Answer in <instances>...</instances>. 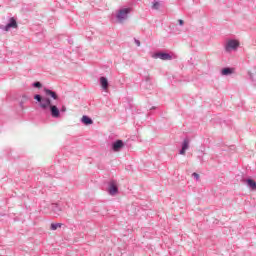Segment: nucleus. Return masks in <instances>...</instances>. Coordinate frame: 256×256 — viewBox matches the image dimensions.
Instances as JSON below:
<instances>
[{"label":"nucleus","instance_id":"f257e3e1","mask_svg":"<svg viewBox=\"0 0 256 256\" xmlns=\"http://www.w3.org/2000/svg\"><path fill=\"white\" fill-rule=\"evenodd\" d=\"M35 101L39 103V107L43 109V111H47L49 109L51 117L53 119H59L61 117V111L57 107V105H54L51 101V98L41 96V94H35L34 95Z\"/></svg>","mask_w":256,"mask_h":256},{"label":"nucleus","instance_id":"f03ea898","mask_svg":"<svg viewBox=\"0 0 256 256\" xmlns=\"http://www.w3.org/2000/svg\"><path fill=\"white\" fill-rule=\"evenodd\" d=\"M239 45L240 43L238 40L230 39L225 45V52L231 53V51H237V49H239Z\"/></svg>","mask_w":256,"mask_h":256},{"label":"nucleus","instance_id":"7ed1b4c3","mask_svg":"<svg viewBox=\"0 0 256 256\" xmlns=\"http://www.w3.org/2000/svg\"><path fill=\"white\" fill-rule=\"evenodd\" d=\"M129 13H131V8H123L120 9L116 15V19L118 23H123L129 17Z\"/></svg>","mask_w":256,"mask_h":256},{"label":"nucleus","instance_id":"20e7f679","mask_svg":"<svg viewBox=\"0 0 256 256\" xmlns=\"http://www.w3.org/2000/svg\"><path fill=\"white\" fill-rule=\"evenodd\" d=\"M109 195H117L119 193V186H117V182L115 180H111L108 183V189H107Z\"/></svg>","mask_w":256,"mask_h":256},{"label":"nucleus","instance_id":"39448f33","mask_svg":"<svg viewBox=\"0 0 256 256\" xmlns=\"http://www.w3.org/2000/svg\"><path fill=\"white\" fill-rule=\"evenodd\" d=\"M123 147H125V142H123V140H116L111 144V149L114 153H119Z\"/></svg>","mask_w":256,"mask_h":256},{"label":"nucleus","instance_id":"423d86ee","mask_svg":"<svg viewBox=\"0 0 256 256\" xmlns=\"http://www.w3.org/2000/svg\"><path fill=\"white\" fill-rule=\"evenodd\" d=\"M154 59H161L162 61H171L173 56L167 52H157L153 55Z\"/></svg>","mask_w":256,"mask_h":256},{"label":"nucleus","instance_id":"0eeeda50","mask_svg":"<svg viewBox=\"0 0 256 256\" xmlns=\"http://www.w3.org/2000/svg\"><path fill=\"white\" fill-rule=\"evenodd\" d=\"M44 93L46 97H50L54 101H59V95H57V92L49 89V88H44Z\"/></svg>","mask_w":256,"mask_h":256},{"label":"nucleus","instance_id":"6e6552de","mask_svg":"<svg viewBox=\"0 0 256 256\" xmlns=\"http://www.w3.org/2000/svg\"><path fill=\"white\" fill-rule=\"evenodd\" d=\"M18 25H17V20L12 17L9 19V22L7 23V25L3 28L4 31H9V29H17Z\"/></svg>","mask_w":256,"mask_h":256},{"label":"nucleus","instance_id":"1a4fd4ad","mask_svg":"<svg viewBox=\"0 0 256 256\" xmlns=\"http://www.w3.org/2000/svg\"><path fill=\"white\" fill-rule=\"evenodd\" d=\"M100 85L104 91L109 89V80L105 76L100 77Z\"/></svg>","mask_w":256,"mask_h":256},{"label":"nucleus","instance_id":"9d476101","mask_svg":"<svg viewBox=\"0 0 256 256\" xmlns=\"http://www.w3.org/2000/svg\"><path fill=\"white\" fill-rule=\"evenodd\" d=\"M242 181H244V180L242 179ZM245 182H246V185H247L250 189H252V191H255V190H256V182H255V180H253V179H251V178H248V179L245 180Z\"/></svg>","mask_w":256,"mask_h":256},{"label":"nucleus","instance_id":"9b49d317","mask_svg":"<svg viewBox=\"0 0 256 256\" xmlns=\"http://www.w3.org/2000/svg\"><path fill=\"white\" fill-rule=\"evenodd\" d=\"M81 123H83V125H93V119L87 115H84L81 118Z\"/></svg>","mask_w":256,"mask_h":256},{"label":"nucleus","instance_id":"f8f14e48","mask_svg":"<svg viewBox=\"0 0 256 256\" xmlns=\"http://www.w3.org/2000/svg\"><path fill=\"white\" fill-rule=\"evenodd\" d=\"M52 211H53L54 215L59 216V215H61V212L63 210L60 208L59 204L54 203V204H52Z\"/></svg>","mask_w":256,"mask_h":256},{"label":"nucleus","instance_id":"ddd939ff","mask_svg":"<svg viewBox=\"0 0 256 256\" xmlns=\"http://www.w3.org/2000/svg\"><path fill=\"white\" fill-rule=\"evenodd\" d=\"M233 68L225 67L221 70V75L227 76V75H233Z\"/></svg>","mask_w":256,"mask_h":256},{"label":"nucleus","instance_id":"4468645a","mask_svg":"<svg viewBox=\"0 0 256 256\" xmlns=\"http://www.w3.org/2000/svg\"><path fill=\"white\" fill-rule=\"evenodd\" d=\"M59 227H63V224H61V223H52L50 229L52 231H57V229H59Z\"/></svg>","mask_w":256,"mask_h":256},{"label":"nucleus","instance_id":"2eb2a0df","mask_svg":"<svg viewBox=\"0 0 256 256\" xmlns=\"http://www.w3.org/2000/svg\"><path fill=\"white\" fill-rule=\"evenodd\" d=\"M182 149L186 150L189 149V139L185 138L182 143Z\"/></svg>","mask_w":256,"mask_h":256},{"label":"nucleus","instance_id":"dca6fc26","mask_svg":"<svg viewBox=\"0 0 256 256\" xmlns=\"http://www.w3.org/2000/svg\"><path fill=\"white\" fill-rule=\"evenodd\" d=\"M32 87H34L35 89H41L43 87V84H41V82L36 81L32 84Z\"/></svg>","mask_w":256,"mask_h":256},{"label":"nucleus","instance_id":"f3484780","mask_svg":"<svg viewBox=\"0 0 256 256\" xmlns=\"http://www.w3.org/2000/svg\"><path fill=\"white\" fill-rule=\"evenodd\" d=\"M203 155H205V152L204 151H200V154L198 155V159L200 161V163H204V160H203Z\"/></svg>","mask_w":256,"mask_h":256},{"label":"nucleus","instance_id":"a211bd4d","mask_svg":"<svg viewBox=\"0 0 256 256\" xmlns=\"http://www.w3.org/2000/svg\"><path fill=\"white\" fill-rule=\"evenodd\" d=\"M160 5L161 4L158 1H154L152 5V9H159Z\"/></svg>","mask_w":256,"mask_h":256},{"label":"nucleus","instance_id":"6ab92c4d","mask_svg":"<svg viewBox=\"0 0 256 256\" xmlns=\"http://www.w3.org/2000/svg\"><path fill=\"white\" fill-rule=\"evenodd\" d=\"M192 177L196 179V181H199V174H197V172H194L192 174Z\"/></svg>","mask_w":256,"mask_h":256},{"label":"nucleus","instance_id":"aec40b11","mask_svg":"<svg viewBox=\"0 0 256 256\" xmlns=\"http://www.w3.org/2000/svg\"><path fill=\"white\" fill-rule=\"evenodd\" d=\"M134 43H136L137 47H141V41L134 39Z\"/></svg>","mask_w":256,"mask_h":256},{"label":"nucleus","instance_id":"412c9836","mask_svg":"<svg viewBox=\"0 0 256 256\" xmlns=\"http://www.w3.org/2000/svg\"><path fill=\"white\" fill-rule=\"evenodd\" d=\"M248 75H249L250 81H255V79L253 78V73L248 72Z\"/></svg>","mask_w":256,"mask_h":256},{"label":"nucleus","instance_id":"4be33fe9","mask_svg":"<svg viewBox=\"0 0 256 256\" xmlns=\"http://www.w3.org/2000/svg\"><path fill=\"white\" fill-rule=\"evenodd\" d=\"M65 111H67V107L62 106L61 109H60V113H65Z\"/></svg>","mask_w":256,"mask_h":256},{"label":"nucleus","instance_id":"5701e85b","mask_svg":"<svg viewBox=\"0 0 256 256\" xmlns=\"http://www.w3.org/2000/svg\"><path fill=\"white\" fill-rule=\"evenodd\" d=\"M178 23H179V25H180L181 27H183V25H185V21H183V20H181V19L178 20Z\"/></svg>","mask_w":256,"mask_h":256},{"label":"nucleus","instance_id":"b1692460","mask_svg":"<svg viewBox=\"0 0 256 256\" xmlns=\"http://www.w3.org/2000/svg\"><path fill=\"white\" fill-rule=\"evenodd\" d=\"M185 151H187V150H184V148H181L179 151V155H185Z\"/></svg>","mask_w":256,"mask_h":256},{"label":"nucleus","instance_id":"393cba45","mask_svg":"<svg viewBox=\"0 0 256 256\" xmlns=\"http://www.w3.org/2000/svg\"><path fill=\"white\" fill-rule=\"evenodd\" d=\"M145 80H146V81H150L151 78H150L149 76H146V77H145Z\"/></svg>","mask_w":256,"mask_h":256},{"label":"nucleus","instance_id":"a878e982","mask_svg":"<svg viewBox=\"0 0 256 256\" xmlns=\"http://www.w3.org/2000/svg\"><path fill=\"white\" fill-rule=\"evenodd\" d=\"M68 42H69V43H73V41H72V40H69Z\"/></svg>","mask_w":256,"mask_h":256},{"label":"nucleus","instance_id":"bb28decb","mask_svg":"<svg viewBox=\"0 0 256 256\" xmlns=\"http://www.w3.org/2000/svg\"><path fill=\"white\" fill-rule=\"evenodd\" d=\"M20 105H23V102H21Z\"/></svg>","mask_w":256,"mask_h":256}]
</instances>
